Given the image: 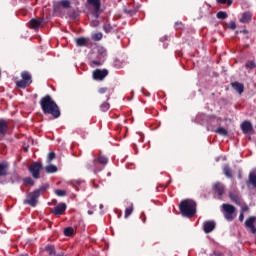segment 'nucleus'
<instances>
[{"label":"nucleus","instance_id":"f03ea898","mask_svg":"<svg viewBox=\"0 0 256 256\" xmlns=\"http://www.w3.org/2000/svg\"><path fill=\"white\" fill-rule=\"evenodd\" d=\"M179 210L183 217H193L197 213V203L190 199L182 200L179 204Z\"/></svg>","mask_w":256,"mask_h":256},{"label":"nucleus","instance_id":"9b49d317","mask_svg":"<svg viewBox=\"0 0 256 256\" xmlns=\"http://www.w3.org/2000/svg\"><path fill=\"white\" fill-rule=\"evenodd\" d=\"M212 189L215 195H218V197H223V194L225 193V186L221 182H216Z\"/></svg>","mask_w":256,"mask_h":256},{"label":"nucleus","instance_id":"09e8293b","mask_svg":"<svg viewBox=\"0 0 256 256\" xmlns=\"http://www.w3.org/2000/svg\"><path fill=\"white\" fill-rule=\"evenodd\" d=\"M247 211H249V206L242 207V212L241 213H245Z\"/></svg>","mask_w":256,"mask_h":256},{"label":"nucleus","instance_id":"39448f33","mask_svg":"<svg viewBox=\"0 0 256 256\" xmlns=\"http://www.w3.org/2000/svg\"><path fill=\"white\" fill-rule=\"evenodd\" d=\"M222 211H223L224 219H226V221H233V219H235L236 217L235 206L231 204H222Z\"/></svg>","mask_w":256,"mask_h":256},{"label":"nucleus","instance_id":"6e6d98bb","mask_svg":"<svg viewBox=\"0 0 256 256\" xmlns=\"http://www.w3.org/2000/svg\"><path fill=\"white\" fill-rule=\"evenodd\" d=\"M90 215L92 214L91 211L88 212Z\"/></svg>","mask_w":256,"mask_h":256},{"label":"nucleus","instance_id":"7ed1b4c3","mask_svg":"<svg viewBox=\"0 0 256 256\" xmlns=\"http://www.w3.org/2000/svg\"><path fill=\"white\" fill-rule=\"evenodd\" d=\"M107 163H109V158L99 155L92 161V163L87 164V167L94 173H99V171H103V167H105Z\"/></svg>","mask_w":256,"mask_h":256},{"label":"nucleus","instance_id":"ddd939ff","mask_svg":"<svg viewBox=\"0 0 256 256\" xmlns=\"http://www.w3.org/2000/svg\"><path fill=\"white\" fill-rule=\"evenodd\" d=\"M8 131L9 123H7L5 119H0V135H2V137H5Z\"/></svg>","mask_w":256,"mask_h":256},{"label":"nucleus","instance_id":"a211bd4d","mask_svg":"<svg viewBox=\"0 0 256 256\" xmlns=\"http://www.w3.org/2000/svg\"><path fill=\"white\" fill-rule=\"evenodd\" d=\"M41 23H43V19L41 18H33L30 20L32 29H38V27H41Z\"/></svg>","mask_w":256,"mask_h":256},{"label":"nucleus","instance_id":"72a5a7b5","mask_svg":"<svg viewBox=\"0 0 256 256\" xmlns=\"http://www.w3.org/2000/svg\"><path fill=\"white\" fill-rule=\"evenodd\" d=\"M216 1L219 5H225L226 3L229 7L233 5V0H216Z\"/></svg>","mask_w":256,"mask_h":256},{"label":"nucleus","instance_id":"393cba45","mask_svg":"<svg viewBox=\"0 0 256 256\" xmlns=\"http://www.w3.org/2000/svg\"><path fill=\"white\" fill-rule=\"evenodd\" d=\"M229 197L233 203L236 205H241V197L235 193H230Z\"/></svg>","mask_w":256,"mask_h":256},{"label":"nucleus","instance_id":"864d4df0","mask_svg":"<svg viewBox=\"0 0 256 256\" xmlns=\"http://www.w3.org/2000/svg\"><path fill=\"white\" fill-rule=\"evenodd\" d=\"M56 256H63V254H57Z\"/></svg>","mask_w":256,"mask_h":256},{"label":"nucleus","instance_id":"5fc2aeb1","mask_svg":"<svg viewBox=\"0 0 256 256\" xmlns=\"http://www.w3.org/2000/svg\"><path fill=\"white\" fill-rule=\"evenodd\" d=\"M24 151H26V152H27V151H28V148H25V149H24Z\"/></svg>","mask_w":256,"mask_h":256},{"label":"nucleus","instance_id":"4468645a","mask_svg":"<svg viewBox=\"0 0 256 256\" xmlns=\"http://www.w3.org/2000/svg\"><path fill=\"white\" fill-rule=\"evenodd\" d=\"M231 87L234 91L239 93V95H242L243 91H245V85L241 82H232Z\"/></svg>","mask_w":256,"mask_h":256},{"label":"nucleus","instance_id":"1a4fd4ad","mask_svg":"<svg viewBox=\"0 0 256 256\" xmlns=\"http://www.w3.org/2000/svg\"><path fill=\"white\" fill-rule=\"evenodd\" d=\"M255 221H256V217L250 216L245 220V223H244V227H246V229H249L252 235H255L256 233Z\"/></svg>","mask_w":256,"mask_h":256},{"label":"nucleus","instance_id":"9d476101","mask_svg":"<svg viewBox=\"0 0 256 256\" xmlns=\"http://www.w3.org/2000/svg\"><path fill=\"white\" fill-rule=\"evenodd\" d=\"M88 5L93 7L95 17L101 15V0H87Z\"/></svg>","mask_w":256,"mask_h":256},{"label":"nucleus","instance_id":"412c9836","mask_svg":"<svg viewBox=\"0 0 256 256\" xmlns=\"http://www.w3.org/2000/svg\"><path fill=\"white\" fill-rule=\"evenodd\" d=\"M49 187H50L49 183H45L34 191L41 197V195H44V193H47V189H49Z\"/></svg>","mask_w":256,"mask_h":256},{"label":"nucleus","instance_id":"20e7f679","mask_svg":"<svg viewBox=\"0 0 256 256\" xmlns=\"http://www.w3.org/2000/svg\"><path fill=\"white\" fill-rule=\"evenodd\" d=\"M21 80H18L16 82V87H19V89H27L31 83H33V78L31 76V73L28 71H23L21 73Z\"/></svg>","mask_w":256,"mask_h":256},{"label":"nucleus","instance_id":"2f4dec72","mask_svg":"<svg viewBox=\"0 0 256 256\" xmlns=\"http://www.w3.org/2000/svg\"><path fill=\"white\" fill-rule=\"evenodd\" d=\"M11 183H19L21 181V176L18 174H13L10 178Z\"/></svg>","mask_w":256,"mask_h":256},{"label":"nucleus","instance_id":"423d86ee","mask_svg":"<svg viewBox=\"0 0 256 256\" xmlns=\"http://www.w3.org/2000/svg\"><path fill=\"white\" fill-rule=\"evenodd\" d=\"M41 169H43V164L41 162H34L29 166L28 171L31 173L34 179H40Z\"/></svg>","mask_w":256,"mask_h":256},{"label":"nucleus","instance_id":"a18cd8bd","mask_svg":"<svg viewBox=\"0 0 256 256\" xmlns=\"http://www.w3.org/2000/svg\"><path fill=\"white\" fill-rule=\"evenodd\" d=\"M142 223H147V217L145 216V212H142L141 214Z\"/></svg>","mask_w":256,"mask_h":256},{"label":"nucleus","instance_id":"f704fd0d","mask_svg":"<svg viewBox=\"0 0 256 256\" xmlns=\"http://www.w3.org/2000/svg\"><path fill=\"white\" fill-rule=\"evenodd\" d=\"M93 41H101L103 39V33L98 32L92 36Z\"/></svg>","mask_w":256,"mask_h":256},{"label":"nucleus","instance_id":"b1692460","mask_svg":"<svg viewBox=\"0 0 256 256\" xmlns=\"http://www.w3.org/2000/svg\"><path fill=\"white\" fill-rule=\"evenodd\" d=\"M252 15L249 12H244L240 18V23H251Z\"/></svg>","mask_w":256,"mask_h":256},{"label":"nucleus","instance_id":"c85d7f7f","mask_svg":"<svg viewBox=\"0 0 256 256\" xmlns=\"http://www.w3.org/2000/svg\"><path fill=\"white\" fill-rule=\"evenodd\" d=\"M45 251H47L48 255H55V253H56L55 246H53V245H47L45 247Z\"/></svg>","mask_w":256,"mask_h":256},{"label":"nucleus","instance_id":"0eeeda50","mask_svg":"<svg viewBox=\"0 0 256 256\" xmlns=\"http://www.w3.org/2000/svg\"><path fill=\"white\" fill-rule=\"evenodd\" d=\"M39 195L34 190L33 192H29L27 194V199L24 200V205H30V207H37V203H39Z\"/></svg>","mask_w":256,"mask_h":256},{"label":"nucleus","instance_id":"c756f323","mask_svg":"<svg viewBox=\"0 0 256 256\" xmlns=\"http://www.w3.org/2000/svg\"><path fill=\"white\" fill-rule=\"evenodd\" d=\"M73 233H74L73 227H67L64 229L65 237H72Z\"/></svg>","mask_w":256,"mask_h":256},{"label":"nucleus","instance_id":"6e6552de","mask_svg":"<svg viewBox=\"0 0 256 256\" xmlns=\"http://www.w3.org/2000/svg\"><path fill=\"white\" fill-rule=\"evenodd\" d=\"M108 75L109 71L107 69H96L92 73L94 81H103V79H105V77H107Z\"/></svg>","mask_w":256,"mask_h":256},{"label":"nucleus","instance_id":"dca6fc26","mask_svg":"<svg viewBox=\"0 0 256 256\" xmlns=\"http://www.w3.org/2000/svg\"><path fill=\"white\" fill-rule=\"evenodd\" d=\"M9 175V163H0V177H7Z\"/></svg>","mask_w":256,"mask_h":256},{"label":"nucleus","instance_id":"2eb2a0df","mask_svg":"<svg viewBox=\"0 0 256 256\" xmlns=\"http://www.w3.org/2000/svg\"><path fill=\"white\" fill-rule=\"evenodd\" d=\"M241 130L242 132L247 135L249 133H251V131H253V125L251 124V122L249 121H244L242 124H241Z\"/></svg>","mask_w":256,"mask_h":256},{"label":"nucleus","instance_id":"c9c22d12","mask_svg":"<svg viewBox=\"0 0 256 256\" xmlns=\"http://www.w3.org/2000/svg\"><path fill=\"white\" fill-rule=\"evenodd\" d=\"M55 195H57L58 197H65L67 195V191L57 189V190H55Z\"/></svg>","mask_w":256,"mask_h":256},{"label":"nucleus","instance_id":"37998d69","mask_svg":"<svg viewBox=\"0 0 256 256\" xmlns=\"http://www.w3.org/2000/svg\"><path fill=\"white\" fill-rule=\"evenodd\" d=\"M99 55L105 56L107 55V50L104 47L98 48Z\"/></svg>","mask_w":256,"mask_h":256},{"label":"nucleus","instance_id":"aec40b11","mask_svg":"<svg viewBox=\"0 0 256 256\" xmlns=\"http://www.w3.org/2000/svg\"><path fill=\"white\" fill-rule=\"evenodd\" d=\"M223 174L228 179H233V169H231V167H229V165H227V164L224 165V167H223Z\"/></svg>","mask_w":256,"mask_h":256},{"label":"nucleus","instance_id":"de8ad7c7","mask_svg":"<svg viewBox=\"0 0 256 256\" xmlns=\"http://www.w3.org/2000/svg\"><path fill=\"white\" fill-rule=\"evenodd\" d=\"M245 219V214L243 212L239 215V221H243Z\"/></svg>","mask_w":256,"mask_h":256},{"label":"nucleus","instance_id":"58836bf2","mask_svg":"<svg viewBox=\"0 0 256 256\" xmlns=\"http://www.w3.org/2000/svg\"><path fill=\"white\" fill-rule=\"evenodd\" d=\"M100 109L103 112L109 111V103H107V102L102 103L101 106H100Z\"/></svg>","mask_w":256,"mask_h":256},{"label":"nucleus","instance_id":"79ce46f5","mask_svg":"<svg viewBox=\"0 0 256 256\" xmlns=\"http://www.w3.org/2000/svg\"><path fill=\"white\" fill-rule=\"evenodd\" d=\"M228 29H232V31H235L237 29V24L234 21H231L228 24Z\"/></svg>","mask_w":256,"mask_h":256},{"label":"nucleus","instance_id":"5701e85b","mask_svg":"<svg viewBox=\"0 0 256 256\" xmlns=\"http://www.w3.org/2000/svg\"><path fill=\"white\" fill-rule=\"evenodd\" d=\"M57 5H61L63 9H69L71 7V2L69 0H61L54 4V9H57Z\"/></svg>","mask_w":256,"mask_h":256},{"label":"nucleus","instance_id":"6ab92c4d","mask_svg":"<svg viewBox=\"0 0 256 256\" xmlns=\"http://www.w3.org/2000/svg\"><path fill=\"white\" fill-rule=\"evenodd\" d=\"M77 47H87V43H89V39L85 37H80L75 39Z\"/></svg>","mask_w":256,"mask_h":256},{"label":"nucleus","instance_id":"603ef678","mask_svg":"<svg viewBox=\"0 0 256 256\" xmlns=\"http://www.w3.org/2000/svg\"><path fill=\"white\" fill-rule=\"evenodd\" d=\"M216 256H221V253H217V254H215Z\"/></svg>","mask_w":256,"mask_h":256},{"label":"nucleus","instance_id":"7c9ffc66","mask_svg":"<svg viewBox=\"0 0 256 256\" xmlns=\"http://www.w3.org/2000/svg\"><path fill=\"white\" fill-rule=\"evenodd\" d=\"M103 29H104L105 33H113V26H111L110 23H105L103 25Z\"/></svg>","mask_w":256,"mask_h":256},{"label":"nucleus","instance_id":"f8f14e48","mask_svg":"<svg viewBox=\"0 0 256 256\" xmlns=\"http://www.w3.org/2000/svg\"><path fill=\"white\" fill-rule=\"evenodd\" d=\"M67 211V204L59 203L52 209L53 215H63Z\"/></svg>","mask_w":256,"mask_h":256},{"label":"nucleus","instance_id":"3c124183","mask_svg":"<svg viewBox=\"0 0 256 256\" xmlns=\"http://www.w3.org/2000/svg\"><path fill=\"white\" fill-rule=\"evenodd\" d=\"M100 209H103V204H100Z\"/></svg>","mask_w":256,"mask_h":256},{"label":"nucleus","instance_id":"bb28decb","mask_svg":"<svg viewBox=\"0 0 256 256\" xmlns=\"http://www.w3.org/2000/svg\"><path fill=\"white\" fill-rule=\"evenodd\" d=\"M214 132L217 133L218 135H222V137H227V135H228L227 129H225L223 127H219Z\"/></svg>","mask_w":256,"mask_h":256},{"label":"nucleus","instance_id":"e433bc0d","mask_svg":"<svg viewBox=\"0 0 256 256\" xmlns=\"http://www.w3.org/2000/svg\"><path fill=\"white\" fill-rule=\"evenodd\" d=\"M217 19H227V12L220 11L216 14Z\"/></svg>","mask_w":256,"mask_h":256},{"label":"nucleus","instance_id":"c03bdc74","mask_svg":"<svg viewBox=\"0 0 256 256\" xmlns=\"http://www.w3.org/2000/svg\"><path fill=\"white\" fill-rule=\"evenodd\" d=\"M106 91H109L108 87H102V88L98 89V93H100V95L105 94Z\"/></svg>","mask_w":256,"mask_h":256},{"label":"nucleus","instance_id":"4be33fe9","mask_svg":"<svg viewBox=\"0 0 256 256\" xmlns=\"http://www.w3.org/2000/svg\"><path fill=\"white\" fill-rule=\"evenodd\" d=\"M247 185H252L253 189H256V174L253 172L249 173Z\"/></svg>","mask_w":256,"mask_h":256},{"label":"nucleus","instance_id":"cd10ccee","mask_svg":"<svg viewBox=\"0 0 256 256\" xmlns=\"http://www.w3.org/2000/svg\"><path fill=\"white\" fill-rule=\"evenodd\" d=\"M23 183H24V185L30 186V187H33V185H35V181H33V178H31V177L24 178Z\"/></svg>","mask_w":256,"mask_h":256},{"label":"nucleus","instance_id":"4c0bfd02","mask_svg":"<svg viewBox=\"0 0 256 256\" xmlns=\"http://www.w3.org/2000/svg\"><path fill=\"white\" fill-rule=\"evenodd\" d=\"M246 69H255L256 64L254 61H248L245 65Z\"/></svg>","mask_w":256,"mask_h":256},{"label":"nucleus","instance_id":"49530a36","mask_svg":"<svg viewBox=\"0 0 256 256\" xmlns=\"http://www.w3.org/2000/svg\"><path fill=\"white\" fill-rule=\"evenodd\" d=\"M175 27H176V29H181V28L183 27V23H181V22H176V23H175Z\"/></svg>","mask_w":256,"mask_h":256},{"label":"nucleus","instance_id":"a878e982","mask_svg":"<svg viewBox=\"0 0 256 256\" xmlns=\"http://www.w3.org/2000/svg\"><path fill=\"white\" fill-rule=\"evenodd\" d=\"M45 171L46 173L51 174V173H57L58 169H57V166L50 164L45 167Z\"/></svg>","mask_w":256,"mask_h":256},{"label":"nucleus","instance_id":"8fccbe9b","mask_svg":"<svg viewBox=\"0 0 256 256\" xmlns=\"http://www.w3.org/2000/svg\"><path fill=\"white\" fill-rule=\"evenodd\" d=\"M242 33L247 34V33H249V31L248 30H243Z\"/></svg>","mask_w":256,"mask_h":256},{"label":"nucleus","instance_id":"f257e3e1","mask_svg":"<svg viewBox=\"0 0 256 256\" xmlns=\"http://www.w3.org/2000/svg\"><path fill=\"white\" fill-rule=\"evenodd\" d=\"M40 107L44 115H51L53 119H59L61 117V109L51 95H45L40 99Z\"/></svg>","mask_w":256,"mask_h":256},{"label":"nucleus","instance_id":"a19ab883","mask_svg":"<svg viewBox=\"0 0 256 256\" xmlns=\"http://www.w3.org/2000/svg\"><path fill=\"white\" fill-rule=\"evenodd\" d=\"M90 65L91 67H101L102 63L98 60H92Z\"/></svg>","mask_w":256,"mask_h":256},{"label":"nucleus","instance_id":"f3484780","mask_svg":"<svg viewBox=\"0 0 256 256\" xmlns=\"http://www.w3.org/2000/svg\"><path fill=\"white\" fill-rule=\"evenodd\" d=\"M215 229L214 221H205L203 224L204 233H211Z\"/></svg>","mask_w":256,"mask_h":256},{"label":"nucleus","instance_id":"ea45409f","mask_svg":"<svg viewBox=\"0 0 256 256\" xmlns=\"http://www.w3.org/2000/svg\"><path fill=\"white\" fill-rule=\"evenodd\" d=\"M55 157H56L55 152H49L48 157H47L48 163H51V161H53V159H55Z\"/></svg>","mask_w":256,"mask_h":256},{"label":"nucleus","instance_id":"473e14b6","mask_svg":"<svg viewBox=\"0 0 256 256\" xmlns=\"http://www.w3.org/2000/svg\"><path fill=\"white\" fill-rule=\"evenodd\" d=\"M133 213V204L125 209V219H127Z\"/></svg>","mask_w":256,"mask_h":256}]
</instances>
